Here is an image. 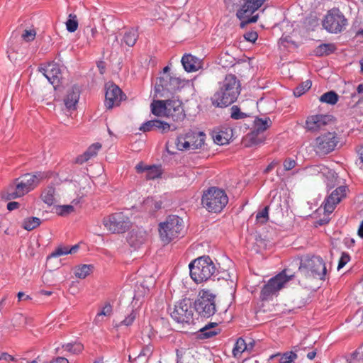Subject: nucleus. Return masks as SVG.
I'll use <instances>...</instances> for the list:
<instances>
[{"label":"nucleus","mask_w":363,"mask_h":363,"mask_svg":"<svg viewBox=\"0 0 363 363\" xmlns=\"http://www.w3.org/2000/svg\"><path fill=\"white\" fill-rule=\"evenodd\" d=\"M194 308L203 317L212 316L216 311V296L209 291H201L194 302Z\"/></svg>","instance_id":"9d476101"},{"label":"nucleus","mask_w":363,"mask_h":363,"mask_svg":"<svg viewBox=\"0 0 363 363\" xmlns=\"http://www.w3.org/2000/svg\"><path fill=\"white\" fill-rule=\"evenodd\" d=\"M112 313V306L110 303H106L103 307L102 310L97 313L96 318H99V317L104 315V316H109Z\"/></svg>","instance_id":"3c124183"},{"label":"nucleus","mask_w":363,"mask_h":363,"mask_svg":"<svg viewBox=\"0 0 363 363\" xmlns=\"http://www.w3.org/2000/svg\"><path fill=\"white\" fill-rule=\"evenodd\" d=\"M261 135L260 133H256L255 131H252L246 137L245 145L247 147H250L252 145H257L262 143L264 140V138L263 135Z\"/></svg>","instance_id":"7c9ffc66"},{"label":"nucleus","mask_w":363,"mask_h":363,"mask_svg":"<svg viewBox=\"0 0 363 363\" xmlns=\"http://www.w3.org/2000/svg\"><path fill=\"white\" fill-rule=\"evenodd\" d=\"M244 37L247 41L255 43L257 39L258 35L256 32H248L245 34Z\"/></svg>","instance_id":"5fc2aeb1"},{"label":"nucleus","mask_w":363,"mask_h":363,"mask_svg":"<svg viewBox=\"0 0 363 363\" xmlns=\"http://www.w3.org/2000/svg\"><path fill=\"white\" fill-rule=\"evenodd\" d=\"M335 363H352L351 362H350L346 358H340L339 359H337ZM353 363H355V362H353Z\"/></svg>","instance_id":"774afa93"},{"label":"nucleus","mask_w":363,"mask_h":363,"mask_svg":"<svg viewBox=\"0 0 363 363\" xmlns=\"http://www.w3.org/2000/svg\"><path fill=\"white\" fill-rule=\"evenodd\" d=\"M150 106L152 114L158 117H166L167 100H154Z\"/></svg>","instance_id":"b1692460"},{"label":"nucleus","mask_w":363,"mask_h":363,"mask_svg":"<svg viewBox=\"0 0 363 363\" xmlns=\"http://www.w3.org/2000/svg\"><path fill=\"white\" fill-rule=\"evenodd\" d=\"M94 269L92 264H81L74 268V275L79 279H85Z\"/></svg>","instance_id":"c85d7f7f"},{"label":"nucleus","mask_w":363,"mask_h":363,"mask_svg":"<svg viewBox=\"0 0 363 363\" xmlns=\"http://www.w3.org/2000/svg\"><path fill=\"white\" fill-rule=\"evenodd\" d=\"M294 277V274L289 273L288 269H284L275 277L271 278L261 290V299L267 300L271 298L277 292L284 288L285 284Z\"/></svg>","instance_id":"0eeeda50"},{"label":"nucleus","mask_w":363,"mask_h":363,"mask_svg":"<svg viewBox=\"0 0 363 363\" xmlns=\"http://www.w3.org/2000/svg\"><path fill=\"white\" fill-rule=\"evenodd\" d=\"M80 91L78 86H73L67 91L64 99L65 105L68 109H75L79 99Z\"/></svg>","instance_id":"4be33fe9"},{"label":"nucleus","mask_w":363,"mask_h":363,"mask_svg":"<svg viewBox=\"0 0 363 363\" xmlns=\"http://www.w3.org/2000/svg\"><path fill=\"white\" fill-rule=\"evenodd\" d=\"M166 117L172 118L174 121H183L186 117L182 102L179 100H167V110Z\"/></svg>","instance_id":"f3484780"},{"label":"nucleus","mask_w":363,"mask_h":363,"mask_svg":"<svg viewBox=\"0 0 363 363\" xmlns=\"http://www.w3.org/2000/svg\"><path fill=\"white\" fill-rule=\"evenodd\" d=\"M147 234L145 231L133 230L128 233L127 241L131 247L138 248L145 242Z\"/></svg>","instance_id":"412c9836"},{"label":"nucleus","mask_w":363,"mask_h":363,"mask_svg":"<svg viewBox=\"0 0 363 363\" xmlns=\"http://www.w3.org/2000/svg\"><path fill=\"white\" fill-rule=\"evenodd\" d=\"M346 195V187L340 186L335 189L324 202V210L327 213H332L336 205L339 203L342 199Z\"/></svg>","instance_id":"aec40b11"},{"label":"nucleus","mask_w":363,"mask_h":363,"mask_svg":"<svg viewBox=\"0 0 363 363\" xmlns=\"http://www.w3.org/2000/svg\"><path fill=\"white\" fill-rule=\"evenodd\" d=\"M231 113H230V117L233 119L238 120V119H242L247 117V114L241 112L240 108L237 106H233L231 108Z\"/></svg>","instance_id":"a18cd8bd"},{"label":"nucleus","mask_w":363,"mask_h":363,"mask_svg":"<svg viewBox=\"0 0 363 363\" xmlns=\"http://www.w3.org/2000/svg\"><path fill=\"white\" fill-rule=\"evenodd\" d=\"M335 50V46L333 44H321L318 46L315 50L317 55L321 56L329 55Z\"/></svg>","instance_id":"4c0bfd02"},{"label":"nucleus","mask_w":363,"mask_h":363,"mask_svg":"<svg viewBox=\"0 0 363 363\" xmlns=\"http://www.w3.org/2000/svg\"><path fill=\"white\" fill-rule=\"evenodd\" d=\"M79 246L75 245L71 247L68 246H60L56 248L48 257V258L51 257H57L62 255H66L68 254H74L77 252Z\"/></svg>","instance_id":"a878e982"},{"label":"nucleus","mask_w":363,"mask_h":363,"mask_svg":"<svg viewBox=\"0 0 363 363\" xmlns=\"http://www.w3.org/2000/svg\"><path fill=\"white\" fill-rule=\"evenodd\" d=\"M17 296H18V301H21L22 299H24V300L31 299V298L28 295H26L23 292H18Z\"/></svg>","instance_id":"052dcab7"},{"label":"nucleus","mask_w":363,"mask_h":363,"mask_svg":"<svg viewBox=\"0 0 363 363\" xmlns=\"http://www.w3.org/2000/svg\"><path fill=\"white\" fill-rule=\"evenodd\" d=\"M41 223V220L38 217H28L23 220L22 223V227L30 231L37 227H38Z\"/></svg>","instance_id":"72a5a7b5"},{"label":"nucleus","mask_w":363,"mask_h":363,"mask_svg":"<svg viewBox=\"0 0 363 363\" xmlns=\"http://www.w3.org/2000/svg\"><path fill=\"white\" fill-rule=\"evenodd\" d=\"M205 134L202 132L189 130L179 135L175 145L179 150H196L204 144Z\"/></svg>","instance_id":"1a4fd4ad"},{"label":"nucleus","mask_w":363,"mask_h":363,"mask_svg":"<svg viewBox=\"0 0 363 363\" xmlns=\"http://www.w3.org/2000/svg\"><path fill=\"white\" fill-rule=\"evenodd\" d=\"M271 125L272 121L269 118H266L264 119L257 118L255 121V128L253 131L262 134L271 126Z\"/></svg>","instance_id":"c756f323"},{"label":"nucleus","mask_w":363,"mask_h":363,"mask_svg":"<svg viewBox=\"0 0 363 363\" xmlns=\"http://www.w3.org/2000/svg\"><path fill=\"white\" fill-rule=\"evenodd\" d=\"M41 199L48 206H52L55 201V189L53 186H48L41 194Z\"/></svg>","instance_id":"cd10ccee"},{"label":"nucleus","mask_w":363,"mask_h":363,"mask_svg":"<svg viewBox=\"0 0 363 363\" xmlns=\"http://www.w3.org/2000/svg\"><path fill=\"white\" fill-rule=\"evenodd\" d=\"M98 68L100 70V73L101 74H104V70H105V66H104V63L103 62H100L99 64H98Z\"/></svg>","instance_id":"338daca9"},{"label":"nucleus","mask_w":363,"mask_h":363,"mask_svg":"<svg viewBox=\"0 0 363 363\" xmlns=\"http://www.w3.org/2000/svg\"><path fill=\"white\" fill-rule=\"evenodd\" d=\"M228 203L226 193L219 188L211 187L203 193L201 204L208 212L219 213Z\"/></svg>","instance_id":"39448f33"},{"label":"nucleus","mask_w":363,"mask_h":363,"mask_svg":"<svg viewBox=\"0 0 363 363\" xmlns=\"http://www.w3.org/2000/svg\"><path fill=\"white\" fill-rule=\"evenodd\" d=\"M52 362V363H69L68 360L64 357H57Z\"/></svg>","instance_id":"680f3d73"},{"label":"nucleus","mask_w":363,"mask_h":363,"mask_svg":"<svg viewBox=\"0 0 363 363\" xmlns=\"http://www.w3.org/2000/svg\"><path fill=\"white\" fill-rule=\"evenodd\" d=\"M269 208V206H267L262 211L257 213L256 220L258 222L265 223L268 220Z\"/></svg>","instance_id":"de8ad7c7"},{"label":"nucleus","mask_w":363,"mask_h":363,"mask_svg":"<svg viewBox=\"0 0 363 363\" xmlns=\"http://www.w3.org/2000/svg\"><path fill=\"white\" fill-rule=\"evenodd\" d=\"M65 24L66 28L69 32L73 33L76 31L79 26L77 16L75 14L70 13Z\"/></svg>","instance_id":"ea45409f"},{"label":"nucleus","mask_w":363,"mask_h":363,"mask_svg":"<svg viewBox=\"0 0 363 363\" xmlns=\"http://www.w3.org/2000/svg\"><path fill=\"white\" fill-rule=\"evenodd\" d=\"M338 142V138L335 132H327L315 138L314 148L317 153L326 155L335 150Z\"/></svg>","instance_id":"4468645a"},{"label":"nucleus","mask_w":363,"mask_h":363,"mask_svg":"<svg viewBox=\"0 0 363 363\" xmlns=\"http://www.w3.org/2000/svg\"><path fill=\"white\" fill-rule=\"evenodd\" d=\"M339 96L333 91H328L320 97V101L334 105L338 101Z\"/></svg>","instance_id":"e433bc0d"},{"label":"nucleus","mask_w":363,"mask_h":363,"mask_svg":"<svg viewBox=\"0 0 363 363\" xmlns=\"http://www.w3.org/2000/svg\"><path fill=\"white\" fill-rule=\"evenodd\" d=\"M152 345H147L145 348L143 350V352L144 355H146L147 353H152Z\"/></svg>","instance_id":"0e129e2a"},{"label":"nucleus","mask_w":363,"mask_h":363,"mask_svg":"<svg viewBox=\"0 0 363 363\" xmlns=\"http://www.w3.org/2000/svg\"><path fill=\"white\" fill-rule=\"evenodd\" d=\"M74 211L72 205H62L56 207V212L59 216H65Z\"/></svg>","instance_id":"37998d69"},{"label":"nucleus","mask_w":363,"mask_h":363,"mask_svg":"<svg viewBox=\"0 0 363 363\" xmlns=\"http://www.w3.org/2000/svg\"><path fill=\"white\" fill-rule=\"evenodd\" d=\"M350 255L346 252H342L339 259L337 269H340L345 266V264L350 261Z\"/></svg>","instance_id":"603ef678"},{"label":"nucleus","mask_w":363,"mask_h":363,"mask_svg":"<svg viewBox=\"0 0 363 363\" xmlns=\"http://www.w3.org/2000/svg\"><path fill=\"white\" fill-rule=\"evenodd\" d=\"M63 348L72 354H79L83 350L84 347L80 342H74L63 345Z\"/></svg>","instance_id":"79ce46f5"},{"label":"nucleus","mask_w":363,"mask_h":363,"mask_svg":"<svg viewBox=\"0 0 363 363\" xmlns=\"http://www.w3.org/2000/svg\"><path fill=\"white\" fill-rule=\"evenodd\" d=\"M0 360H5L6 362H11V361H16V359L13 356L11 355L6 352H3L0 354Z\"/></svg>","instance_id":"6e6d98bb"},{"label":"nucleus","mask_w":363,"mask_h":363,"mask_svg":"<svg viewBox=\"0 0 363 363\" xmlns=\"http://www.w3.org/2000/svg\"><path fill=\"white\" fill-rule=\"evenodd\" d=\"M40 70L55 89L59 85L62 79V72L58 64L49 63L45 67L40 68Z\"/></svg>","instance_id":"a211bd4d"},{"label":"nucleus","mask_w":363,"mask_h":363,"mask_svg":"<svg viewBox=\"0 0 363 363\" xmlns=\"http://www.w3.org/2000/svg\"><path fill=\"white\" fill-rule=\"evenodd\" d=\"M299 272L306 277H313L323 280L326 274V267L320 257L313 256L301 262Z\"/></svg>","instance_id":"423d86ee"},{"label":"nucleus","mask_w":363,"mask_h":363,"mask_svg":"<svg viewBox=\"0 0 363 363\" xmlns=\"http://www.w3.org/2000/svg\"><path fill=\"white\" fill-rule=\"evenodd\" d=\"M102 223L106 229L111 233H123L130 227L129 218L122 212L104 217Z\"/></svg>","instance_id":"9b49d317"},{"label":"nucleus","mask_w":363,"mask_h":363,"mask_svg":"<svg viewBox=\"0 0 363 363\" xmlns=\"http://www.w3.org/2000/svg\"><path fill=\"white\" fill-rule=\"evenodd\" d=\"M216 325V323H211L202 328H200L199 331L201 333V337L202 338H209L218 334L219 330L214 329Z\"/></svg>","instance_id":"bb28decb"},{"label":"nucleus","mask_w":363,"mask_h":363,"mask_svg":"<svg viewBox=\"0 0 363 363\" xmlns=\"http://www.w3.org/2000/svg\"><path fill=\"white\" fill-rule=\"evenodd\" d=\"M46 177L45 173L40 172L34 174L27 173L22 175L16 179L13 184L9 186L4 198L7 200H12L23 196L33 190Z\"/></svg>","instance_id":"f03ea898"},{"label":"nucleus","mask_w":363,"mask_h":363,"mask_svg":"<svg viewBox=\"0 0 363 363\" xmlns=\"http://www.w3.org/2000/svg\"><path fill=\"white\" fill-rule=\"evenodd\" d=\"M104 105L107 109L118 106L121 101L125 100L126 96L117 85L113 83L106 84Z\"/></svg>","instance_id":"2eb2a0df"},{"label":"nucleus","mask_w":363,"mask_h":363,"mask_svg":"<svg viewBox=\"0 0 363 363\" xmlns=\"http://www.w3.org/2000/svg\"><path fill=\"white\" fill-rule=\"evenodd\" d=\"M138 38V33L137 30L130 28L125 31L123 35V41L129 47H133Z\"/></svg>","instance_id":"2f4dec72"},{"label":"nucleus","mask_w":363,"mask_h":363,"mask_svg":"<svg viewBox=\"0 0 363 363\" xmlns=\"http://www.w3.org/2000/svg\"><path fill=\"white\" fill-rule=\"evenodd\" d=\"M294 350L285 352L281 357L279 363H295V359H297V352L299 351V347H294Z\"/></svg>","instance_id":"f704fd0d"},{"label":"nucleus","mask_w":363,"mask_h":363,"mask_svg":"<svg viewBox=\"0 0 363 363\" xmlns=\"http://www.w3.org/2000/svg\"><path fill=\"white\" fill-rule=\"evenodd\" d=\"M157 123V120H150L145 123H144L141 127L140 128V130L143 132H148L153 130H155V124Z\"/></svg>","instance_id":"8fccbe9b"},{"label":"nucleus","mask_w":363,"mask_h":363,"mask_svg":"<svg viewBox=\"0 0 363 363\" xmlns=\"http://www.w3.org/2000/svg\"><path fill=\"white\" fill-rule=\"evenodd\" d=\"M162 175V171L157 166H149L145 177L147 180L155 179L160 177Z\"/></svg>","instance_id":"58836bf2"},{"label":"nucleus","mask_w":363,"mask_h":363,"mask_svg":"<svg viewBox=\"0 0 363 363\" xmlns=\"http://www.w3.org/2000/svg\"><path fill=\"white\" fill-rule=\"evenodd\" d=\"M347 25V19L338 9L330 10L323 21V28L329 33H340Z\"/></svg>","instance_id":"ddd939ff"},{"label":"nucleus","mask_w":363,"mask_h":363,"mask_svg":"<svg viewBox=\"0 0 363 363\" xmlns=\"http://www.w3.org/2000/svg\"><path fill=\"white\" fill-rule=\"evenodd\" d=\"M149 166L145 165L143 162H140L135 166V169L137 172L138 173H145L146 174V172Z\"/></svg>","instance_id":"4d7b16f0"},{"label":"nucleus","mask_w":363,"mask_h":363,"mask_svg":"<svg viewBox=\"0 0 363 363\" xmlns=\"http://www.w3.org/2000/svg\"><path fill=\"white\" fill-rule=\"evenodd\" d=\"M170 315L173 320L180 323H194V311L191 302L189 299L184 298L169 309Z\"/></svg>","instance_id":"f8f14e48"},{"label":"nucleus","mask_w":363,"mask_h":363,"mask_svg":"<svg viewBox=\"0 0 363 363\" xmlns=\"http://www.w3.org/2000/svg\"><path fill=\"white\" fill-rule=\"evenodd\" d=\"M155 129L158 130L161 133H165L170 130V125L167 122H164L160 120H157Z\"/></svg>","instance_id":"49530a36"},{"label":"nucleus","mask_w":363,"mask_h":363,"mask_svg":"<svg viewBox=\"0 0 363 363\" xmlns=\"http://www.w3.org/2000/svg\"><path fill=\"white\" fill-rule=\"evenodd\" d=\"M247 350V342L243 338L239 337L235 344L232 353L234 357L238 358L240 357L241 354Z\"/></svg>","instance_id":"473e14b6"},{"label":"nucleus","mask_w":363,"mask_h":363,"mask_svg":"<svg viewBox=\"0 0 363 363\" xmlns=\"http://www.w3.org/2000/svg\"><path fill=\"white\" fill-rule=\"evenodd\" d=\"M267 0H245L241 8L238 10L236 16L240 20L249 17L258 10Z\"/></svg>","instance_id":"6ab92c4d"},{"label":"nucleus","mask_w":363,"mask_h":363,"mask_svg":"<svg viewBox=\"0 0 363 363\" xmlns=\"http://www.w3.org/2000/svg\"><path fill=\"white\" fill-rule=\"evenodd\" d=\"M240 92V84L233 74H227L219 89L211 97L212 104L216 107H227L237 99Z\"/></svg>","instance_id":"f257e3e1"},{"label":"nucleus","mask_w":363,"mask_h":363,"mask_svg":"<svg viewBox=\"0 0 363 363\" xmlns=\"http://www.w3.org/2000/svg\"><path fill=\"white\" fill-rule=\"evenodd\" d=\"M184 221L180 217L171 215L161 222L158 226L160 240L164 245H167L174 239L183 235Z\"/></svg>","instance_id":"7ed1b4c3"},{"label":"nucleus","mask_w":363,"mask_h":363,"mask_svg":"<svg viewBox=\"0 0 363 363\" xmlns=\"http://www.w3.org/2000/svg\"><path fill=\"white\" fill-rule=\"evenodd\" d=\"M182 80L171 74H162L155 86L156 97L167 98L173 94L181 86Z\"/></svg>","instance_id":"6e6552de"},{"label":"nucleus","mask_w":363,"mask_h":363,"mask_svg":"<svg viewBox=\"0 0 363 363\" xmlns=\"http://www.w3.org/2000/svg\"><path fill=\"white\" fill-rule=\"evenodd\" d=\"M19 207V203L16 201H11L7 204V209L9 211H13L15 209L18 208Z\"/></svg>","instance_id":"13d9d810"},{"label":"nucleus","mask_w":363,"mask_h":363,"mask_svg":"<svg viewBox=\"0 0 363 363\" xmlns=\"http://www.w3.org/2000/svg\"><path fill=\"white\" fill-rule=\"evenodd\" d=\"M258 15H255L251 17H249L247 19L245 20V23H252L257 21Z\"/></svg>","instance_id":"bf43d9fd"},{"label":"nucleus","mask_w":363,"mask_h":363,"mask_svg":"<svg viewBox=\"0 0 363 363\" xmlns=\"http://www.w3.org/2000/svg\"><path fill=\"white\" fill-rule=\"evenodd\" d=\"M101 144L99 143L91 145L86 152L77 157L76 162L83 164L84 162H87L93 157L96 156L98 151L101 148Z\"/></svg>","instance_id":"5701e85b"},{"label":"nucleus","mask_w":363,"mask_h":363,"mask_svg":"<svg viewBox=\"0 0 363 363\" xmlns=\"http://www.w3.org/2000/svg\"><path fill=\"white\" fill-rule=\"evenodd\" d=\"M214 142L219 145H223L228 143L231 138V133L225 131H219L213 135Z\"/></svg>","instance_id":"c9c22d12"},{"label":"nucleus","mask_w":363,"mask_h":363,"mask_svg":"<svg viewBox=\"0 0 363 363\" xmlns=\"http://www.w3.org/2000/svg\"><path fill=\"white\" fill-rule=\"evenodd\" d=\"M332 121V116L330 115H312L306 118L304 127L307 131L316 133L325 130Z\"/></svg>","instance_id":"dca6fc26"},{"label":"nucleus","mask_w":363,"mask_h":363,"mask_svg":"<svg viewBox=\"0 0 363 363\" xmlns=\"http://www.w3.org/2000/svg\"><path fill=\"white\" fill-rule=\"evenodd\" d=\"M136 316H137V312L134 310H132L130 313L127 317H125V318L123 321H121V323H120V325H125V326L131 325L133 324V323L134 322L135 319L136 318Z\"/></svg>","instance_id":"09e8293b"},{"label":"nucleus","mask_w":363,"mask_h":363,"mask_svg":"<svg viewBox=\"0 0 363 363\" xmlns=\"http://www.w3.org/2000/svg\"><path fill=\"white\" fill-rule=\"evenodd\" d=\"M357 235L363 238V220L361 221L360 225L359 226L358 230H357Z\"/></svg>","instance_id":"e2e57ef3"},{"label":"nucleus","mask_w":363,"mask_h":363,"mask_svg":"<svg viewBox=\"0 0 363 363\" xmlns=\"http://www.w3.org/2000/svg\"><path fill=\"white\" fill-rule=\"evenodd\" d=\"M311 85L312 82L311 80H306L302 82L294 90V96L296 97L301 96L311 87Z\"/></svg>","instance_id":"a19ab883"},{"label":"nucleus","mask_w":363,"mask_h":363,"mask_svg":"<svg viewBox=\"0 0 363 363\" xmlns=\"http://www.w3.org/2000/svg\"><path fill=\"white\" fill-rule=\"evenodd\" d=\"M190 277L197 284L208 280L216 272V266L208 256H202L189 265Z\"/></svg>","instance_id":"20e7f679"},{"label":"nucleus","mask_w":363,"mask_h":363,"mask_svg":"<svg viewBox=\"0 0 363 363\" xmlns=\"http://www.w3.org/2000/svg\"><path fill=\"white\" fill-rule=\"evenodd\" d=\"M36 36V31L35 29H25L22 34L21 38L26 42L33 41Z\"/></svg>","instance_id":"c03bdc74"},{"label":"nucleus","mask_w":363,"mask_h":363,"mask_svg":"<svg viewBox=\"0 0 363 363\" xmlns=\"http://www.w3.org/2000/svg\"><path fill=\"white\" fill-rule=\"evenodd\" d=\"M225 2L229 6L230 4L233 6L238 4L240 0H225Z\"/></svg>","instance_id":"69168bd1"},{"label":"nucleus","mask_w":363,"mask_h":363,"mask_svg":"<svg viewBox=\"0 0 363 363\" xmlns=\"http://www.w3.org/2000/svg\"><path fill=\"white\" fill-rule=\"evenodd\" d=\"M182 63L184 69L188 72H195L199 67V65L197 59L191 55H184L182 58Z\"/></svg>","instance_id":"393cba45"},{"label":"nucleus","mask_w":363,"mask_h":363,"mask_svg":"<svg viewBox=\"0 0 363 363\" xmlns=\"http://www.w3.org/2000/svg\"><path fill=\"white\" fill-rule=\"evenodd\" d=\"M296 164V162L291 158L286 159L283 164L284 169L286 171L291 170L293 168H294Z\"/></svg>","instance_id":"864d4df0"}]
</instances>
